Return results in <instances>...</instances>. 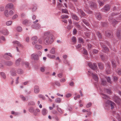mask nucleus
<instances>
[{"mask_svg": "<svg viewBox=\"0 0 121 121\" xmlns=\"http://www.w3.org/2000/svg\"><path fill=\"white\" fill-rule=\"evenodd\" d=\"M81 44H78L76 46V48L78 50H80V48L81 47Z\"/></svg>", "mask_w": 121, "mask_h": 121, "instance_id": "nucleus-54", "label": "nucleus"}, {"mask_svg": "<svg viewBox=\"0 0 121 121\" xmlns=\"http://www.w3.org/2000/svg\"><path fill=\"white\" fill-rule=\"evenodd\" d=\"M100 43L101 47L103 48V49L104 51V52H106L108 51V49L104 44H107L109 46L110 45V43L109 42L106 41H103L102 42H100Z\"/></svg>", "mask_w": 121, "mask_h": 121, "instance_id": "nucleus-2", "label": "nucleus"}, {"mask_svg": "<svg viewBox=\"0 0 121 121\" xmlns=\"http://www.w3.org/2000/svg\"><path fill=\"white\" fill-rule=\"evenodd\" d=\"M106 79L107 80V81L109 83H111V81L110 78L109 77H106Z\"/></svg>", "mask_w": 121, "mask_h": 121, "instance_id": "nucleus-41", "label": "nucleus"}, {"mask_svg": "<svg viewBox=\"0 0 121 121\" xmlns=\"http://www.w3.org/2000/svg\"><path fill=\"white\" fill-rule=\"evenodd\" d=\"M12 23V21H9L6 22V25L8 26L11 25Z\"/></svg>", "mask_w": 121, "mask_h": 121, "instance_id": "nucleus-51", "label": "nucleus"}, {"mask_svg": "<svg viewBox=\"0 0 121 121\" xmlns=\"http://www.w3.org/2000/svg\"><path fill=\"white\" fill-rule=\"evenodd\" d=\"M68 16L67 15H63L61 16L62 19L68 18Z\"/></svg>", "mask_w": 121, "mask_h": 121, "instance_id": "nucleus-48", "label": "nucleus"}, {"mask_svg": "<svg viewBox=\"0 0 121 121\" xmlns=\"http://www.w3.org/2000/svg\"><path fill=\"white\" fill-rule=\"evenodd\" d=\"M98 51L96 49H93L92 51V53L94 54H96L97 53Z\"/></svg>", "mask_w": 121, "mask_h": 121, "instance_id": "nucleus-61", "label": "nucleus"}, {"mask_svg": "<svg viewBox=\"0 0 121 121\" xmlns=\"http://www.w3.org/2000/svg\"><path fill=\"white\" fill-rule=\"evenodd\" d=\"M21 60V59L20 58L18 59L17 60L16 62V64L17 66H18L19 65Z\"/></svg>", "mask_w": 121, "mask_h": 121, "instance_id": "nucleus-40", "label": "nucleus"}, {"mask_svg": "<svg viewBox=\"0 0 121 121\" xmlns=\"http://www.w3.org/2000/svg\"><path fill=\"white\" fill-rule=\"evenodd\" d=\"M64 63L65 64H67L68 65H70V64L68 61L67 60H66V59H64Z\"/></svg>", "mask_w": 121, "mask_h": 121, "instance_id": "nucleus-50", "label": "nucleus"}, {"mask_svg": "<svg viewBox=\"0 0 121 121\" xmlns=\"http://www.w3.org/2000/svg\"><path fill=\"white\" fill-rule=\"evenodd\" d=\"M92 103H91L89 102L86 105V107L87 108H89L90 107Z\"/></svg>", "mask_w": 121, "mask_h": 121, "instance_id": "nucleus-59", "label": "nucleus"}, {"mask_svg": "<svg viewBox=\"0 0 121 121\" xmlns=\"http://www.w3.org/2000/svg\"><path fill=\"white\" fill-rule=\"evenodd\" d=\"M105 34L106 36L108 37L111 38L113 37L112 32L110 31H106Z\"/></svg>", "mask_w": 121, "mask_h": 121, "instance_id": "nucleus-7", "label": "nucleus"}, {"mask_svg": "<svg viewBox=\"0 0 121 121\" xmlns=\"http://www.w3.org/2000/svg\"><path fill=\"white\" fill-rule=\"evenodd\" d=\"M111 61L112 66L113 67L115 68L116 65L115 64V62L113 60H112Z\"/></svg>", "mask_w": 121, "mask_h": 121, "instance_id": "nucleus-34", "label": "nucleus"}, {"mask_svg": "<svg viewBox=\"0 0 121 121\" xmlns=\"http://www.w3.org/2000/svg\"><path fill=\"white\" fill-rule=\"evenodd\" d=\"M82 21L83 23L85 24L87 26H89V23L85 19H82Z\"/></svg>", "mask_w": 121, "mask_h": 121, "instance_id": "nucleus-23", "label": "nucleus"}, {"mask_svg": "<svg viewBox=\"0 0 121 121\" xmlns=\"http://www.w3.org/2000/svg\"><path fill=\"white\" fill-rule=\"evenodd\" d=\"M55 84L58 86H60V84L59 82L55 81Z\"/></svg>", "mask_w": 121, "mask_h": 121, "instance_id": "nucleus-58", "label": "nucleus"}, {"mask_svg": "<svg viewBox=\"0 0 121 121\" xmlns=\"http://www.w3.org/2000/svg\"><path fill=\"white\" fill-rule=\"evenodd\" d=\"M89 66L93 70H95L97 68V65L96 64L92 63L89 62L88 64Z\"/></svg>", "mask_w": 121, "mask_h": 121, "instance_id": "nucleus-4", "label": "nucleus"}, {"mask_svg": "<svg viewBox=\"0 0 121 121\" xmlns=\"http://www.w3.org/2000/svg\"><path fill=\"white\" fill-rule=\"evenodd\" d=\"M119 14V13H112L111 14V16H109V18L110 19H112V16H113L116 15L117 16V15H118Z\"/></svg>", "mask_w": 121, "mask_h": 121, "instance_id": "nucleus-30", "label": "nucleus"}, {"mask_svg": "<svg viewBox=\"0 0 121 121\" xmlns=\"http://www.w3.org/2000/svg\"><path fill=\"white\" fill-rule=\"evenodd\" d=\"M43 42L46 45L51 44L54 41L53 37H43Z\"/></svg>", "mask_w": 121, "mask_h": 121, "instance_id": "nucleus-1", "label": "nucleus"}, {"mask_svg": "<svg viewBox=\"0 0 121 121\" xmlns=\"http://www.w3.org/2000/svg\"><path fill=\"white\" fill-rule=\"evenodd\" d=\"M102 83L103 85H105L106 83V82L105 80L103 79L102 81Z\"/></svg>", "mask_w": 121, "mask_h": 121, "instance_id": "nucleus-60", "label": "nucleus"}, {"mask_svg": "<svg viewBox=\"0 0 121 121\" xmlns=\"http://www.w3.org/2000/svg\"><path fill=\"white\" fill-rule=\"evenodd\" d=\"M31 58L34 59L35 60H37L39 58L38 55L35 54H33L31 55Z\"/></svg>", "mask_w": 121, "mask_h": 121, "instance_id": "nucleus-11", "label": "nucleus"}, {"mask_svg": "<svg viewBox=\"0 0 121 121\" xmlns=\"http://www.w3.org/2000/svg\"><path fill=\"white\" fill-rule=\"evenodd\" d=\"M78 12L80 13L81 15L83 17H84L86 16V14L83 10L80 9H78Z\"/></svg>", "mask_w": 121, "mask_h": 121, "instance_id": "nucleus-13", "label": "nucleus"}, {"mask_svg": "<svg viewBox=\"0 0 121 121\" xmlns=\"http://www.w3.org/2000/svg\"><path fill=\"white\" fill-rule=\"evenodd\" d=\"M17 30L18 32H21L22 30V29L20 26H18L17 28Z\"/></svg>", "mask_w": 121, "mask_h": 121, "instance_id": "nucleus-45", "label": "nucleus"}, {"mask_svg": "<svg viewBox=\"0 0 121 121\" xmlns=\"http://www.w3.org/2000/svg\"><path fill=\"white\" fill-rule=\"evenodd\" d=\"M23 24L25 25L26 26H29L30 25L31 22L30 21L25 20L23 21Z\"/></svg>", "mask_w": 121, "mask_h": 121, "instance_id": "nucleus-10", "label": "nucleus"}, {"mask_svg": "<svg viewBox=\"0 0 121 121\" xmlns=\"http://www.w3.org/2000/svg\"><path fill=\"white\" fill-rule=\"evenodd\" d=\"M73 27V26L72 25V24H70L68 25L67 27V28L69 30L71 29Z\"/></svg>", "mask_w": 121, "mask_h": 121, "instance_id": "nucleus-56", "label": "nucleus"}, {"mask_svg": "<svg viewBox=\"0 0 121 121\" xmlns=\"http://www.w3.org/2000/svg\"><path fill=\"white\" fill-rule=\"evenodd\" d=\"M121 31L120 30H118L117 33V37L119 39H121Z\"/></svg>", "mask_w": 121, "mask_h": 121, "instance_id": "nucleus-16", "label": "nucleus"}, {"mask_svg": "<svg viewBox=\"0 0 121 121\" xmlns=\"http://www.w3.org/2000/svg\"><path fill=\"white\" fill-rule=\"evenodd\" d=\"M35 47L38 50L41 49L42 48V46L41 45L36 44L35 46Z\"/></svg>", "mask_w": 121, "mask_h": 121, "instance_id": "nucleus-29", "label": "nucleus"}, {"mask_svg": "<svg viewBox=\"0 0 121 121\" xmlns=\"http://www.w3.org/2000/svg\"><path fill=\"white\" fill-rule=\"evenodd\" d=\"M17 73L20 74H22L23 73V71L21 69H18L17 70Z\"/></svg>", "mask_w": 121, "mask_h": 121, "instance_id": "nucleus-27", "label": "nucleus"}, {"mask_svg": "<svg viewBox=\"0 0 121 121\" xmlns=\"http://www.w3.org/2000/svg\"><path fill=\"white\" fill-rule=\"evenodd\" d=\"M98 65L99 68L100 69H103L104 67L102 63H98Z\"/></svg>", "mask_w": 121, "mask_h": 121, "instance_id": "nucleus-26", "label": "nucleus"}, {"mask_svg": "<svg viewBox=\"0 0 121 121\" xmlns=\"http://www.w3.org/2000/svg\"><path fill=\"white\" fill-rule=\"evenodd\" d=\"M0 74L2 77L4 79H5L6 78V76L4 72H1Z\"/></svg>", "mask_w": 121, "mask_h": 121, "instance_id": "nucleus-35", "label": "nucleus"}, {"mask_svg": "<svg viewBox=\"0 0 121 121\" xmlns=\"http://www.w3.org/2000/svg\"><path fill=\"white\" fill-rule=\"evenodd\" d=\"M35 104V102L33 101H31L29 102L28 104L29 106L30 105H34Z\"/></svg>", "mask_w": 121, "mask_h": 121, "instance_id": "nucleus-33", "label": "nucleus"}, {"mask_svg": "<svg viewBox=\"0 0 121 121\" xmlns=\"http://www.w3.org/2000/svg\"><path fill=\"white\" fill-rule=\"evenodd\" d=\"M39 97L42 99L43 100H44L45 98L44 96L40 94L38 95Z\"/></svg>", "mask_w": 121, "mask_h": 121, "instance_id": "nucleus-38", "label": "nucleus"}, {"mask_svg": "<svg viewBox=\"0 0 121 121\" xmlns=\"http://www.w3.org/2000/svg\"><path fill=\"white\" fill-rule=\"evenodd\" d=\"M88 72L90 74H91L93 78L94 79L95 81H97L98 78L97 76L96 75L94 74L93 73L90 71H88Z\"/></svg>", "mask_w": 121, "mask_h": 121, "instance_id": "nucleus-12", "label": "nucleus"}, {"mask_svg": "<svg viewBox=\"0 0 121 121\" xmlns=\"http://www.w3.org/2000/svg\"><path fill=\"white\" fill-rule=\"evenodd\" d=\"M4 14L7 17H8L9 16L8 11V10H6L5 11Z\"/></svg>", "mask_w": 121, "mask_h": 121, "instance_id": "nucleus-53", "label": "nucleus"}, {"mask_svg": "<svg viewBox=\"0 0 121 121\" xmlns=\"http://www.w3.org/2000/svg\"><path fill=\"white\" fill-rule=\"evenodd\" d=\"M53 35L52 34H50V32L49 31H47L45 32L44 33V35L43 37H53Z\"/></svg>", "mask_w": 121, "mask_h": 121, "instance_id": "nucleus-8", "label": "nucleus"}, {"mask_svg": "<svg viewBox=\"0 0 121 121\" xmlns=\"http://www.w3.org/2000/svg\"><path fill=\"white\" fill-rule=\"evenodd\" d=\"M29 111L31 112H33L34 111V109L32 107H31L29 109Z\"/></svg>", "mask_w": 121, "mask_h": 121, "instance_id": "nucleus-42", "label": "nucleus"}, {"mask_svg": "<svg viewBox=\"0 0 121 121\" xmlns=\"http://www.w3.org/2000/svg\"><path fill=\"white\" fill-rule=\"evenodd\" d=\"M72 41L73 43H75L76 42V39L75 37L73 36L72 38Z\"/></svg>", "mask_w": 121, "mask_h": 121, "instance_id": "nucleus-52", "label": "nucleus"}, {"mask_svg": "<svg viewBox=\"0 0 121 121\" xmlns=\"http://www.w3.org/2000/svg\"><path fill=\"white\" fill-rule=\"evenodd\" d=\"M79 42L80 43H83V39L81 38H80L78 39Z\"/></svg>", "mask_w": 121, "mask_h": 121, "instance_id": "nucleus-55", "label": "nucleus"}, {"mask_svg": "<svg viewBox=\"0 0 121 121\" xmlns=\"http://www.w3.org/2000/svg\"><path fill=\"white\" fill-rule=\"evenodd\" d=\"M107 67L108 68V69H107L106 70V72L107 74H109L111 73V71L110 69V66L108 65Z\"/></svg>", "mask_w": 121, "mask_h": 121, "instance_id": "nucleus-28", "label": "nucleus"}, {"mask_svg": "<svg viewBox=\"0 0 121 121\" xmlns=\"http://www.w3.org/2000/svg\"><path fill=\"white\" fill-rule=\"evenodd\" d=\"M13 43L14 45H17L18 46L21 47V45L20 43L17 41H13Z\"/></svg>", "mask_w": 121, "mask_h": 121, "instance_id": "nucleus-25", "label": "nucleus"}, {"mask_svg": "<svg viewBox=\"0 0 121 121\" xmlns=\"http://www.w3.org/2000/svg\"><path fill=\"white\" fill-rule=\"evenodd\" d=\"M4 55L9 56L12 57H13L12 55L10 53H6Z\"/></svg>", "mask_w": 121, "mask_h": 121, "instance_id": "nucleus-62", "label": "nucleus"}, {"mask_svg": "<svg viewBox=\"0 0 121 121\" xmlns=\"http://www.w3.org/2000/svg\"><path fill=\"white\" fill-rule=\"evenodd\" d=\"M88 2L90 7L92 9H94L97 8V5L95 3L91 1H89Z\"/></svg>", "mask_w": 121, "mask_h": 121, "instance_id": "nucleus-3", "label": "nucleus"}, {"mask_svg": "<svg viewBox=\"0 0 121 121\" xmlns=\"http://www.w3.org/2000/svg\"><path fill=\"white\" fill-rule=\"evenodd\" d=\"M33 7L32 8V11L33 12L35 11L37 9V7L35 5H33Z\"/></svg>", "mask_w": 121, "mask_h": 121, "instance_id": "nucleus-49", "label": "nucleus"}, {"mask_svg": "<svg viewBox=\"0 0 121 121\" xmlns=\"http://www.w3.org/2000/svg\"><path fill=\"white\" fill-rule=\"evenodd\" d=\"M113 81L114 82H116L118 80V78L116 76L113 77Z\"/></svg>", "mask_w": 121, "mask_h": 121, "instance_id": "nucleus-64", "label": "nucleus"}, {"mask_svg": "<svg viewBox=\"0 0 121 121\" xmlns=\"http://www.w3.org/2000/svg\"><path fill=\"white\" fill-rule=\"evenodd\" d=\"M1 32L4 35H7L9 33L8 31L6 29H3L1 31Z\"/></svg>", "mask_w": 121, "mask_h": 121, "instance_id": "nucleus-19", "label": "nucleus"}, {"mask_svg": "<svg viewBox=\"0 0 121 121\" xmlns=\"http://www.w3.org/2000/svg\"><path fill=\"white\" fill-rule=\"evenodd\" d=\"M96 34L98 36V37H99V41H100V42H102L103 41H105V40H102V36L101 35L99 31L97 32L96 33Z\"/></svg>", "mask_w": 121, "mask_h": 121, "instance_id": "nucleus-14", "label": "nucleus"}, {"mask_svg": "<svg viewBox=\"0 0 121 121\" xmlns=\"http://www.w3.org/2000/svg\"><path fill=\"white\" fill-rule=\"evenodd\" d=\"M15 71L16 70L12 68L11 69L10 72L12 76H15L16 75V73H15Z\"/></svg>", "mask_w": 121, "mask_h": 121, "instance_id": "nucleus-17", "label": "nucleus"}, {"mask_svg": "<svg viewBox=\"0 0 121 121\" xmlns=\"http://www.w3.org/2000/svg\"><path fill=\"white\" fill-rule=\"evenodd\" d=\"M71 17L72 18L77 21H78L79 20L78 17L75 14H72L71 15Z\"/></svg>", "mask_w": 121, "mask_h": 121, "instance_id": "nucleus-20", "label": "nucleus"}, {"mask_svg": "<svg viewBox=\"0 0 121 121\" xmlns=\"http://www.w3.org/2000/svg\"><path fill=\"white\" fill-rule=\"evenodd\" d=\"M117 72L119 75H120L121 74V69H118L117 70Z\"/></svg>", "mask_w": 121, "mask_h": 121, "instance_id": "nucleus-57", "label": "nucleus"}, {"mask_svg": "<svg viewBox=\"0 0 121 121\" xmlns=\"http://www.w3.org/2000/svg\"><path fill=\"white\" fill-rule=\"evenodd\" d=\"M40 110H39L38 108H37L36 109L35 112H34V114L36 116L37 115V113H36L37 112H40Z\"/></svg>", "mask_w": 121, "mask_h": 121, "instance_id": "nucleus-46", "label": "nucleus"}, {"mask_svg": "<svg viewBox=\"0 0 121 121\" xmlns=\"http://www.w3.org/2000/svg\"><path fill=\"white\" fill-rule=\"evenodd\" d=\"M87 47L89 50H91L92 48V46L90 44H88L87 45Z\"/></svg>", "mask_w": 121, "mask_h": 121, "instance_id": "nucleus-47", "label": "nucleus"}, {"mask_svg": "<svg viewBox=\"0 0 121 121\" xmlns=\"http://www.w3.org/2000/svg\"><path fill=\"white\" fill-rule=\"evenodd\" d=\"M106 91L107 93L109 94H110L112 93V91L110 89H106Z\"/></svg>", "mask_w": 121, "mask_h": 121, "instance_id": "nucleus-43", "label": "nucleus"}, {"mask_svg": "<svg viewBox=\"0 0 121 121\" xmlns=\"http://www.w3.org/2000/svg\"><path fill=\"white\" fill-rule=\"evenodd\" d=\"M48 57L50 58L54 59L55 57V55L49 54L48 55Z\"/></svg>", "mask_w": 121, "mask_h": 121, "instance_id": "nucleus-31", "label": "nucleus"}, {"mask_svg": "<svg viewBox=\"0 0 121 121\" xmlns=\"http://www.w3.org/2000/svg\"><path fill=\"white\" fill-rule=\"evenodd\" d=\"M95 16L96 18L99 20L101 19L102 17L100 14L99 13H97L95 14Z\"/></svg>", "mask_w": 121, "mask_h": 121, "instance_id": "nucleus-24", "label": "nucleus"}, {"mask_svg": "<svg viewBox=\"0 0 121 121\" xmlns=\"http://www.w3.org/2000/svg\"><path fill=\"white\" fill-rule=\"evenodd\" d=\"M111 22L112 24H116L118 22V21H116L114 19L113 20L111 21Z\"/></svg>", "mask_w": 121, "mask_h": 121, "instance_id": "nucleus-44", "label": "nucleus"}, {"mask_svg": "<svg viewBox=\"0 0 121 121\" xmlns=\"http://www.w3.org/2000/svg\"><path fill=\"white\" fill-rule=\"evenodd\" d=\"M48 111L45 108H43V109L42 113V115L43 116L46 115L47 114Z\"/></svg>", "mask_w": 121, "mask_h": 121, "instance_id": "nucleus-22", "label": "nucleus"}, {"mask_svg": "<svg viewBox=\"0 0 121 121\" xmlns=\"http://www.w3.org/2000/svg\"><path fill=\"white\" fill-rule=\"evenodd\" d=\"M113 99L114 101L117 104L119 105L120 104L121 99L119 98L118 96L115 95L114 96Z\"/></svg>", "mask_w": 121, "mask_h": 121, "instance_id": "nucleus-5", "label": "nucleus"}, {"mask_svg": "<svg viewBox=\"0 0 121 121\" xmlns=\"http://www.w3.org/2000/svg\"><path fill=\"white\" fill-rule=\"evenodd\" d=\"M13 5L12 3H9L6 5V8L7 9H13Z\"/></svg>", "mask_w": 121, "mask_h": 121, "instance_id": "nucleus-15", "label": "nucleus"}, {"mask_svg": "<svg viewBox=\"0 0 121 121\" xmlns=\"http://www.w3.org/2000/svg\"><path fill=\"white\" fill-rule=\"evenodd\" d=\"M62 13H65L68 14V10L66 9H62Z\"/></svg>", "mask_w": 121, "mask_h": 121, "instance_id": "nucleus-39", "label": "nucleus"}, {"mask_svg": "<svg viewBox=\"0 0 121 121\" xmlns=\"http://www.w3.org/2000/svg\"><path fill=\"white\" fill-rule=\"evenodd\" d=\"M61 99L59 98H57L55 100L56 102L58 103H60L61 102Z\"/></svg>", "mask_w": 121, "mask_h": 121, "instance_id": "nucleus-37", "label": "nucleus"}, {"mask_svg": "<svg viewBox=\"0 0 121 121\" xmlns=\"http://www.w3.org/2000/svg\"><path fill=\"white\" fill-rule=\"evenodd\" d=\"M102 97L103 98L107 100L109 99V98L108 97L104 94L102 93Z\"/></svg>", "mask_w": 121, "mask_h": 121, "instance_id": "nucleus-32", "label": "nucleus"}, {"mask_svg": "<svg viewBox=\"0 0 121 121\" xmlns=\"http://www.w3.org/2000/svg\"><path fill=\"white\" fill-rule=\"evenodd\" d=\"M50 53L52 54H54L55 52V48L52 47L51 50L50 51Z\"/></svg>", "mask_w": 121, "mask_h": 121, "instance_id": "nucleus-36", "label": "nucleus"}, {"mask_svg": "<svg viewBox=\"0 0 121 121\" xmlns=\"http://www.w3.org/2000/svg\"><path fill=\"white\" fill-rule=\"evenodd\" d=\"M110 9V7L108 5H107L105 6L102 9V11L103 12H105L106 11H108Z\"/></svg>", "mask_w": 121, "mask_h": 121, "instance_id": "nucleus-9", "label": "nucleus"}, {"mask_svg": "<svg viewBox=\"0 0 121 121\" xmlns=\"http://www.w3.org/2000/svg\"><path fill=\"white\" fill-rule=\"evenodd\" d=\"M34 91L35 93H38L39 91V87L38 86H35L34 87Z\"/></svg>", "mask_w": 121, "mask_h": 121, "instance_id": "nucleus-21", "label": "nucleus"}, {"mask_svg": "<svg viewBox=\"0 0 121 121\" xmlns=\"http://www.w3.org/2000/svg\"><path fill=\"white\" fill-rule=\"evenodd\" d=\"M106 103L109 105L110 106L111 109H112L114 108V106L115 105V104L113 102L111 101L108 100L106 101Z\"/></svg>", "mask_w": 121, "mask_h": 121, "instance_id": "nucleus-6", "label": "nucleus"}, {"mask_svg": "<svg viewBox=\"0 0 121 121\" xmlns=\"http://www.w3.org/2000/svg\"><path fill=\"white\" fill-rule=\"evenodd\" d=\"M4 64L7 66H9L12 65L13 64V63L11 61H5L4 62Z\"/></svg>", "mask_w": 121, "mask_h": 121, "instance_id": "nucleus-18", "label": "nucleus"}, {"mask_svg": "<svg viewBox=\"0 0 121 121\" xmlns=\"http://www.w3.org/2000/svg\"><path fill=\"white\" fill-rule=\"evenodd\" d=\"M83 53L85 55H87V50L85 49H83Z\"/></svg>", "mask_w": 121, "mask_h": 121, "instance_id": "nucleus-63", "label": "nucleus"}]
</instances>
